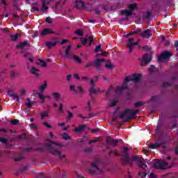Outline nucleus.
<instances>
[{
    "label": "nucleus",
    "instance_id": "nucleus-1",
    "mask_svg": "<svg viewBox=\"0 0 178 178\" xmlns=\"http://www.w3.org/2000/svg\"><path fill=\"white\" fill-rule=\"evenodd\" d=\"M129 147H124V149L122 152V163L124 166H126V165H130V166H132L133 162H138V166L140 169H143V170L147 171L148 170V166H147V164L144 162V158L141 156H136L134 155L131 156V159L129 157Z\"/></svg>",
    "mask_w": 178,
    "mask_h": 178
},
{
    "label": "nucleus",
    "instance_id": "nucleus-2",
    "mask_svg": "<svg viewBox=\"0 0 178 178\" xmlns=\"http://www.w3.org/2000/svg\"><path fill=\"white\" fill-rule=\"evenodd\" d=\"M44 147L47 148V151L50 152V154H52V155L58 156V161H62V158H66V155H61L60 152L58 150L57 147H63L60 143L50 141L49 143H47Z\"/></svg>",
    "mask_w": 178,
    "mask_h": 178
},
{
    "label": "nucleus",
    "instance_id": "nucleus-3",
    "mask_svg": "<svg viewBox=\"0 0 178 178\" xmlns=\"http://www.w3.org/2000/svg\"><path fill=\"white\" fill-rule=\"evenodd\" d=\"M138 112H140V110L138 109L135 111H133L131 109H126L119 115V118L120 119H124V118H126L127 115H129L127 117L126 120V122H129V120H131V119H133V118H134V116H136V115H137Z\"/></svg>",
    "mask_w": 178,
    "mask_h": 178
},
{
    "label": "nucleus",
    "instance_id": "nucleus-4",
    "mask_svg": "<svg viewBox=\"0 0 178 178\" xmlns=\"http://www.w3.org/2000/svg\"><path fill=\"white\" fill-rule=\"evenodd\" d=\"M156 164H154L153 168L154 169H160V170H163L165 169V166H168V163L164 160H154Z\"/></svg>",
    "mask_w": 178,
    "mask_h": 178
},
{
    "label": "nucleus",
    "instance_id": "nucleus-5",
    "mask_svg": "<svg viewBox=\"0 0 178 178\" xmlns=\"http://www.w3.org/2000/svg\"><path fill=\"white\" fill-rule=\"evenodd\" d=\"M91 166L92 168L88 170V172L90 175H97V173H102V170L98 168V162L95 161L91 163ZM95 169V170H94Z\"/></svg>",
    "mask_w": 178,
    "mask_h": 178
},
{
    "label": "nucleus",
    "instance_id": "nucleus-6",
    "mask_svg": "<svg viewBox=\"0 0 178 178\" xmlns=\"http://www.w3.org/2000/svg\"><path fill=\"white\" fill-rule=\"evenodd\" d=\"M133 41H134V38H129L126 44L127 49H129V54H131L133 52V48H134V45H138V42Z\"/></svg>",
    "mask_w": 178,
    "mask_h": 178
},
{
    "label": "nucleus",
    "instance_id": "nucleus-7",
    "mask_svg": "<svg viewBox=\"0 0 178 178\" xmlns=\"http://www.w3.org/2000/svg\"><path fill=\"white\" fill-rule=\"evenodd\" d=\"M172 56V52L168 51H165L161 53V54L158 57V60H166V59H169Z\"/></svg>",
    "mask_w": 178,
    "mask_h": 178
},
{
    "label": "nucleus",
    "instance_id": "nucleus-8",
    "mask_svg": "<svg viewBox=\"0 0 178 178\" xmlns=\"http://www.w3.org/2000/svg\"><path fill=\"white\" fill-rule=\"evenodd\" d=\"M166 144L165 142H156L155 144H150L149 148L152 149H156L157 148H159V147H161L163 149H165L166 148V146L165 145Z\"/></svg>",
    "mask_w": 178,
    "mask_h": 178
},
{
    "label": "nucleus",
    "instance_id": "nucleus-9",
    "mask_svg": "<svg viewBox=\"0 0 178 178\" xmlns=\"http://www.w3.org/2000/svg\"><path fill=\"white\" fill-rule=\"evenodd\" d=\"M141 60H142L141 65L145 66V65H148V63L151 62V56L148 54H145L142 57Z\"/></svg>",
    "mask_w": 178,
    "mask_h": 178
},
{
    "label": "nucleus",
    "instance_id": "nucleus-10",
    "mask_svg": "<svg viewBox=\"0 0 178 178\" xmlns=\"http://www.w3.org/2000/svg\"><path fill=\"white\" fill-rule=\"evenodd\" d=\"M141 80V74H134L131 76H129L130 81H135V83H140Z\"/></svg>",
    "mask_w": 178,
    "mask_h": 178
},
{
    "label": "nucleus",
    "instance_id": "nucleus-11",
    "mask_svg": "<svg viewBox=\"0 0 178 178\" xmlns=\"http://www.w3.org/2000/svg\"><path fill=\"white\" fill-rule=\"evenodd\" d=\"M26 65H27V69L28 70H30L31 73H32V74H34L35 76H37L38 77V76H40V74H38V72H40V70L35 68V67H31V68L30 69V64L29 63H26Z\"/></svg>",
    "mask_w": 178,
    "mask_h": 178
},
{
    "label": "nucleus",
    "instance_id": "nucleus-12",
    "mask_svg": "<svg viewBox=\"0 0 178 178\" xmlns=\"http://www.w3.org/2000/svg\"><path fill=\"white\" fill-rule=\"evenodd\" d=\"M106 62L104 58L97 59L96 60L93 61V66L97 70H101V63Z\"/></svg>",
    "mask_w": 178,
    "mask_h": 178
},
{
    "label": "nucleus",
    "instance_id": "nucleus-13",
    "mask_svg": "<svg viewBox=\"0 0 178 178\" xmlns=\"http://www.w3.org/2000/svg\"><path fill=\"white\" fill-rule=\"evenodd\" d=\"M58 40H59V38H53L51 42H47L46 43V46L48 47V48H52L53 47H56V44H58Z\"/></svg>",
    "mask_w": 178,
    "mask_h": 178
},
{
    "label": "nucleus",
    "instance_id": "nucleus-14",
    "mask_svg": "<svg viewBox=\"0 0 178 178\" xmlns=\"http://www.w3.org/2000/svg\"><path fill=\"white\" fill-rule=\"evenodd\" d=\"M26 47H30V43L29 42L24 40V42H21L19 44H17V49H24Z\"/></svg>",
    "mask_w": 178,
    "mask_h": 178
},
{
    "label": "nucleus",
    "instance_id": "nucleus-15",
    "mask_svg": "<svg viewBox=\"0 0 178 178\" xmlns=\"http://www.w3.org/2000/svg\"><path fill=\"white\" fill-rule=\"evenodd\" d=\"M140 35L143 38H149V37H152L151 29L145 30L143 33H140Z\"/></svg>",
    "mask_w": 178,
    "mask_h": 178
},
{
    "label": "nucleus",
    "instance_id": "nucleus-16",
    "mask_svg": "<svg viewBox=\"0 0 178 178\" xmlns=\"http://www.w3.org/2000/svg\"><path fill=\"white\" fill-rule=\"evenodd\" d=\"M106 142L108 144H112L113 147H116L119 144V140H114L113 138L108 137L106 140Z\"/></svg>",
    "mask_w": 178,
    "mask_h": 178
},
{
    "label": "nucleus",
    "instance_id": "nucleus-17",
    "mask_svg": "<svg viewBox=\"0 0 178 178\" xmlns=\"http://www.w3.org/2000/svg\"><path fill=\"white\" fill-rule=\"evenodd\" d=\"M75 6H76V9H85L86 8V5L84 4V2H83V1H81V0L76 1Z\"/></svg>",
    "mask_w": 178,
    "mask_h": 178
},
{
    "label": "nucleus",
    "instance_id": "nucleus-18",
    "mask_svg": "<svg viewBox=\"0 0 178 178\" xmlns=\"http://www.w3.org/2000/svg\"><path fill=\"white\" fill-rule=\"evenodd\" d=\"M38 98L41 100L42 104H45V98L51 99V97L49 95L44 96V95L41 94L40 92L38 93Z\"/></svg>",
    "mask_w": 178,
    "mask_h": 178
},
{
    "label": "nucleus",
    "instance_id": "nucleus-19",
    "mask_svg": "<svg viewBox=\"0 0 178 178\" xmlns=\"http://www.w3.org/2000/svg\"><path fill=\"white\" fill-rule=\"evenodd\" d=\"M55 32L51 29H44L41 32V35H48V34H54Z\"/></svg>",
    "mask_w": 178,
    "mask_h": 178
},
{
    "label": "nucleus",
    "instance_id": "nucleus-20",
    "mask_svg": "<svg viewBox=\"0 0 178 178\" xmlns=\"http://www.w3.org/2000/svg\"><path fill=\"white\" fill-rule=\"evenodd\" d=\"M86 127H87V125L82 124L79 125V127L75 128L74 131H76V133H81V131H84V129H86Z\"/></svg>",
    "mask_w": 178,
    "mask_h": 178
},
{
    "label": "nucleus",
    "instance_id": "nucleus-21",
    "mask_svg": "<svg viewBox=\"0 0 178 178\" xmlns=\"http://www.w3.org/2000/svg\"><path fill=\"white\" fill-rule=\"evenodd\" d=\"M120 14L126 16L127 19H129V16H131V15H133V13L128 10H121Z\"/></svg>",
    "mask_w": 178,
    "mask_h": 178
},
{
    "label": "nucleus",
    "instance_id": "nucleus-22",
    "mask_svg": "<svg viewBox=\"0 0 178 178\" xmlns=\"http://www.w3.org/2000/svg\"><path fill=\"white\" fill-rule=\"evenodd\" d=\"M97 92H101V90H99V88L95 89L94 87H91L89 89V95H90V97H91V95H92V94H97Z\"/></svg>",
    "mask_w": 178,
    "mask_h": 178
},
{
    "label": "nucleus",
    "instance_id": "nucleus-23",
    "mask_svg": "<svg viewBox=\"0 0 178 178\" xmlns=\"http://www.w3.org/2000/svg\"><path fill=\"white\" fill-rule=\"evenodd\" d=\"M70 49H72V44H70L67 47L66 49H65V58H70Z\"/></svg>",
    "mask_w": 178,
    "mask_h": 178
},
{
    "label": "nucleus",
    "instance_id": "nucleus-24",
    "mask_svg": "<svg viewBox=\"0 0 178 178\" xmlns=\"http://www.w3.org/2000/svg\"><path fill=\"white\" fill-rule=\"evenodd\" d=\"M130 81V76H127L122 83V87L125 89L127 90L129 88V86H127V83Z\"/></svg>",
    "mask_w": 178,
    "mask_h": 178
},
{
    "label": "nucleus",
    "instance_id": "nucleus-25",
    "mask_svg": "<svg viewBox=\"0 0 178 178\" xmlns=\"http://www.w3.org/2000/svg\"><path fill=\"white\" fill-rule=\"evenodd\" d=\"M128 8L130 9L129 12H131V13H133L134 10H136L138 9L137 4H136V3L129 4V5H128Z\"/></svg>",
    "mask_w": 178,
    "mask_h": 178
},
{
    "label": "nucleus",
    "instance_id": "nucleus-26",
    "mask_svg": "<svg viewBox=\"0 0 178 178\" xmlns=\"http://www.w3.org/2000/svg\"><path fill=\"white\" fill-rule=\"evenodd\" d=\"M10 37L11 38V41L15 42V41H17V40H19V33H15V35L10 34Z\"/></svg>",
    "mask_w": 178,
    "mask_h": 178
},
{
    "label": "nucleus",
    "instance_id": "nucleus-27",
    "mask_svg": "<svg viewBox=\"0 0 178 178\" xmlns=\"http://www.w3.org/2000/svg\"><path fill=\"white\" fill-rule=\"evenodd\" d=\"M47 87H48V83H47V81H44V84L42 85L40 88L41 92H44Z\"/></svg>",
    "mask_w": 178,
    "mask_h": 178
},
{
    "label": "nucleus",
    "instance_id": "nucleus-28",
    "mask_svg": "<svg viewBox=\"0 0 178 178\" xmlns=\"http://www.w3.org/2000/svg\"><path fill=\"white\" fill-rule=\"evenodd\" d=\"M52 96L54 97V98H55L56 101H58L59 98H60L61 95L59 92H53Z\"/></svg>",
    "mask_w": 178,
    "mask_h": 178
},
{
    "label": "nucleus",
    "instance_id": "nucleus-29",
    "mask_svg": "<svg viewBox=\"0 0 178 178\" xmlns=\"http://www.w3.org/2000/svg\"><path fill=\"white\" fill-rule=\"evenodd\" d=\"M159 98V96H152L149 99L147 100V103L155 102V101H156Z\"/></svg>",
    "mask_w": 178,
    "mask_h": 178
},
{
    "label": "nucleus",
    "instance_id": "nucleus-30",
    "mask_svg": "<svg viewBox=\"0 0 178 178\" xmlns=\"http://www.w3.org/2000/svg\"><path fill=\"white\" fill-rule=\"evenodd\" d=\"M147 15L143 16V22H145V19H151V12L150 11H147Z\"/></svg>",
    "mask_w": 178,
    "mask_h": 178
},
{
    "label": "nucleus",
    "instance_id": "nucleus-31",
    "mask_svg": "<svg viewBox=\"0 0 178 178\" xmlns=\"http://www.w3.org/2000/svg\"><path fill=\"white\" fill-rule=\"evenodd\" d=\"M145 103L143 102H138L134 104V108H140L142 105H145Z\"/></svg>",
    "mask_w": 178,
    "mask_h": 178
},
{
    "label": "nucleus",
    "instance_id": "nucleus-32",
    "mask_svg": "<svg viewBox=\"0 0 178 178\" xmlns=\"http://www.w3.org/2000/svg\"><path fill=\"white\" fill-rule=\"evenodd\" d=\"M75 34L79 35V37H83V35H84V32H83V30L81 29H78L75 31Z\"/></svg>",
    "mask_w": 178,
    "mask_h": 178
},
{
    "label": "nucleus",
    "instance_id": "nucleus-33",
    "mask_svg": "<svg viewBox=\"0 0 178 178\" xmlns=\"http://www.w3.org/2000/svg\"><path fill=\"white\" fill-rule=\"evenodd\" d=\"M145 176H147V172H143L141 171L138 172V178H144L145 177Z\"/></svg>",
    "mask_w": 178,
    "mask_h": 178
},
{
    "label": "nucleus",
    "instance_id": "nucleus-34",
    "mask_svg": "<svg viewBox=\"0 0 178 178\" xmlns=\"http://www.w3.org/2000/svg\"><path fill=\"white\" fill-rule=\"evenodd\" d=\"M38 61L39 63L41 65L42 67H47V63L45 62V60L42 59H39Z\"/></svg>",
    "mask_w": 178,
    "mask_h": 178
},
{
    "label": "nucleus",
    "instance_id": "nucleus-35",
    "mask_svg": "<svg viewBox=\"0 0 178 178\" xmlns=\"http://www.w3.org/2000/svg\"><path fill=\"white\" fill-rule=\"evenodd\" d=\"M76 88H77L78 91H79V94H85L86 91L84 90V89L83 88V87L81 86H77Z\"/></svg>",
    "mask_w": 178,
    "mask_h": 178
},
{
    "label": "nucleus",
    "instance_id": "nucleus-36",
    "mask_svg": "<svg viewBox=\"0 0 178 178\" xmlns=\"http://www.w3.org/2000/svg\"><path fill=\"white\" fill-rule=\"evenodd\" d=\"M67 113H68V117L67 118V122H70L72 120V118L73 117V113H70V111H67Z\"/></svg>",
    "mask_w": 178,
    "mask_h": 178
},
{
    "label": "nucleus",
    "instance_id": "nucleus-37",
    "mask_svg": "<svg viewBox=\"0 0 178 178\" xmlns=\"http://www.w3.org/2000/svg\"><path fill=\"white\" fill-rule=\"evenodd\" d=\"M48 113H49V110H47V111L42 113L41 114V119H44V118L48 117Z\"/></svg>",
    "mask_w": 178,
    "mask_h": 178
},
{
    "label": "nucleus",
    "instance_id": "nucleus-38",
    "mask_svg": "<svg viewBox=\"0 0 178 178\" xmlns=\"http://www.w3.org/2000/svg\"><path fill=\"white\" fill-rule=\"evenodd\" d=\"M73 58L74 59V60H76V62H77V63H81V58H80V57L74 55Z\"/></svg>",
    "mask_w": 178,
    "mask_h": 178
},
{
    "label": "nucleus",
    "instance_id": "nucleus-39",
    "mask_svg": "<svg viewBox=\"0 0 178 178\" xmlns=\"http://www.w3.org/2000/svg\"><path fill=\"white\" fill-rule=\"evenodd\" d=\"M91 66H94V61H90V62L88 63L86 65L85 67H86V69H90V67H91Z\"/></svg>",
    "mask_w": 178,
    "mask_h": 178
},
{
    "label": "nucleus",
    "instance_id": "nucleus-40",
    "mask_svg": "<svg viewBox=\"0 0 178 178\" xmlns=\"http://www.w3.org/2000/svg\"><path fill=\"white\" fill-rule=\"evenodd\" d=\"M140 33H141V29H138L136 31H131V34H132V35H136V34H140Z\"/></svg>",
    "mask_w": 178,
    "mask_h": 178
},
{
    "label": "nucleus",
    "instance_id": "nucleus-41",
    "mask_svg": "<svg viewBox=\"0 0 178 178\" xmlns=\"http://www.w3.org/2000/svg\"><path fill=\"white\" fill-rule=\"evenodd\" d=\"M102 47V45L101 44H99L98 46L95 47V54H97V53L99 52V51H101Z\"/></svg>",
    "mask_w": 178,
    "mask_h": 178
},
{
    "label": "nucleus",
    "instance_id": "nucleus-42",
    "mask_svg": "<svg viewBox=\"0 0 178 178\" xmlns=\"http://www.w3.org/2000/svg\"><path fill=\"white\" fill-rule=\"evenodd\" d=\"M170 86H172V83L170 82H164V83H163L161 87L165 88V87H170Z\"/></svg>",
    "mask_w": 178,
    "mask_h": 178
},
{
    "label": "nucleus",
    "instance_id": "nucleus-43",
    "mask_svg": "<svg viewBox=\"0 0 178 178\" xmlns=\"http://www.w3.org/2000/svg\"><path fill=\"white\" fill-rule=\"evenodd\" d=\"M155 70H156V67H155V66H154V65H150V67L149 68V72L150 73H154V72H155Z\"/></svg>",
    "mask_w": 178,
    "mask_h": 178
},
{
    "label": "nucleus",
    "instance_id": "nucleus-44",
    "mask_svg": "<svg viewBox=\"0 0 178 178\" xmlns=\"http://www.w3.org/2000/svg\"><path fill=\"white\" fill-rule=\"evenodd\" d=\"M70 89L71 90V91H73L75 94L79 93V91L76 90V88H74V86H73V85L70 86Z\"/></svg>",
    "mask_w": 178,
    "mask_h": 178
},
{
    "label": "nucleus",
    "instance_id": "nucleus-45",
    "mask_svg": "<svg viewBox=\"0 0 178 178\" xmlns=\"http://www.w3.org/2000/svg\"><path fill=\"white\" fill-rule=\"evenodd\" d=\"M0 143H2L3 144H8V139L5 138L0 137Z\"/></svg>",
    "mask_w": 178,
    "mask_h": 178
},
{
    "label": "nucleus",
    "instance_id": "nucleus-46",
    "mask_svg": "<svg viewBox=\"0 0 178 178\" xmlns=\"http://www.w3.org/2000/svg\"><path fill=\"white\" fill-rule=\"evenodd\" d=\"M33 149H33L31 147H25V148L22 149V152H30V151H33Z\"/></svg>",
    "mask_w": 178,
    "mask_h": 178
},
{
    "label": "nucleus",
    "instance_id": "nucleus-47",
    "mask_svg": "<svg viewBox=\"0 0 178 178\" xmlns=\"http://www.w3.org/2000/svg\"><path fill=\"white\" fill-rule=\"evenodd\" d=\"M81 41L83 45H86V44H87V42H88V39L84 38H81Z\"/></svg>",
    "mask_w": 178,
    "mask_h": 178
},
{
    "label": "nucleus",
    "instance_id": "nucleus-48",
    "mask_svg": "<svg viewBox=\"0 0 178 178\" xmlns=\"http://www.w3.org/2000/svg\"><path fill=\"white\" fill-rule=\"evenodd\" d=\"M12 126H16V124H19V120L15 119L11 121Z\"/></svg>",
    "mask_w": 178,
    "mask_h": 178
},
{
    "label": "nucleus",
    "instance_id": "nucleus-49",
    "mask_svg": "<svg viewBox=\"0 0 178 178\" xmlns=\"http://www.w3.org/2000/svg\"><path fill=\"white\" fill-rule=\"evenodd\" d=\"M63 140H69L70 137H69V135L66 133H64L62 136Z\"/></svg>",
    "mask_w": 178,
    "mask_h": 178
},
{
    "label": "nucleus",
    "instance_id": "nucleus-50",
    "mask_svg": "<svg viewBox=\"0 0 178 178\" xmlns=\"http://www.w3.org/2000/svg\"><path fill=\"white\" fill-rule=\"evenodd\" d=\"M46 23H48L49 24H52V18L51 17H47L45 20Z\"/></svg>",
    "mask_w": 178,
    "mask_h": 178
},
{
    "label": "nucleus",
    "instance_id": "nucleus-51",
    "mask_svg": "<svg viewBox=\"0 0 178 178\" xmlns=\"http://www.w3.org/2000/svg\"><path fill=\"white\" fill-rule=\"evenodd\" d=\"M35 151H40V152H44L45 151V147H37L35 149H33Z\"/></svg>",
    "mask_w": 178,
    "mask_h": 178
},
{
    "label": "nucleus",
    "instance_id": "nucleus-52",
    "mask_svg": "<svg viewBox=\"0 0 178 178\" xmlns=\"http://www.w3.org/2000/svg\"><path fill=\"white\" fill-rule=\"evenodd\" d=\"M105 67L106 69H113V65L111 63H106Z\"/></svg>",
    "mask_w": 178,
    "mask_h": 178
},
{
    "label": "nucleus",
    "instance_id": "nucleus-53",
    "mask_svg": "<svg viewBox=\"0 0 178 178\" xmlns=\"http://www.w3.org/2000/svg\"><path fill=\"white\" fill-rule=\"evenodd\" d=\"M29 126L32 127L33 130H37L38 127H37V124L35 123L30 124Z\"/></svg>",
    "mask_w": 178,
    "mask_h": 178
},
{
    "label": "nucleus",
    "instance_id": "nucleus-54",
    "mask_svg": "<svg viewBox=\"0 0 178 178\" xmlns=\"http://www.w3.org/2000/svg\"><path fill=\"white\" fill-rule=\"evenodd\" d=\"M116 90H117V91L123 92V91H124V90H126V89L124 88H123L122 86H118Z\"/></svg>",
    "mask_w": 178,
    "mask_h": 178
},
{
    "label": "nucleus",
    "instance_id": "nucleus-55",
    "mask_svg": "<svg viewBox=\"0 0 178 178\" xmlns=\"http://www.w3.org/2000/svg\"><path fill=\"white\" fill-rule=\"evenodd\" d=\"M13 95V97L14 99L17 100V102H20V99L19 98V95H17L16 94H14Z\"/></svg>",
    "mask_w": 178,
    "mask_h": 178
},
{
    "label": "nucleus",
    "instance_id": "nucleus-56",
    "mask_svg": "<svg viewBox=\"0 0 178 178\" xmlns=\"http://www.w3.org/2000/svg\"><path fill=\"white\" fill-rule=\"evenodd\" d=\"M118 104V103L116 102V101H112L111 103V104L109 105V106H110L111 108H113V107L116 106V104Z\"/></svg>",
    "mask_w": 178,
    "mask_h": 178
},
{
    "label": "nucleus",
    "instance_id": "nucleus-57",
    "mask_svg": "<svg viewBox=\"0 0 178 178\" xmlns=\"http://www.w3.org/2000/svg\"><path fill=\"white\" fill-rule=\"evenodd\" d=\"M48 9H49V8L47 6H42V13H45V10H48Z\"/></svg>",
    "mask_w": 178,
    "mask_h": 178
},
{
    "label": "nucleus",
    "instance_id": "nucleus-58",
    "mask_svg": "<svg viewBox=\"0 0 178 178\" xmlns=\"http://www.w3.org/2000/svg\"><path fill=\"white\" fill-rule=\"evenodd\" d=\"M44 126H46L48 129H52V125L48 124L47 122H43Z\"/></svg>",
    "mask_w": 178,
    "mask_h": 178
},
{
    "label": "nucleus",
    "instance_id": "nucleus-59",
    "mask_svg": "<svg viewBox=\"0 0 178 178\" xmlns=\"http://www.w3.org/2000/svg\"><path fill=\"white\" fill-rule=\"evenodd\" d=\"M8 95H9V97H13V95H15V93L12 92V90L9 89L7 91Z\"/></svg>",
    "mask_w": 178,
    "mask_h": 178
},
{
    "label": "nucleus",
    "instance_id": "nucleus-60",
    "mask_svg": "<svg viewBox=\"0 0 178 178\" xmlns=\"http://www.w3.org/2000/svg\"><path fill=\"white\" fill-rule=\"evenodd\" d=\"M22 159H23V157H22V156H19L15 158V161H22Z\"/></svg>",
    "mask_w": 178,
    "mask_h": 178
},
{
    "label": "nucleus",
    "instance_id": "nucleus-61",
    "mask_svg": "<svg viewBox=\"0 0 178 178\" xmlns=\"http://www.w3.org/2000/svg\"><path fill=\"white\" fill-rule=\"evenodd\" d=\"M92 151V148L87 147L85 149V152H91Z\"/></svg>",
    "mask_w": 178,
    "mask_h": 178
},
{
    "label": "nucleus",
    "instance_id": "nucleus-62",
    "mask_svg": "<svg viewBox=\"0 0 178 178\" xmlns=\"http://www.w3.org/2000/svg\"><path fill=\"white\" fill-rule=\"evenodd\" d=\"M38 177L47 178V177L42 172L38 174Z\"/></svg>",
    "mask_w": 178,
    "mask_h": 178
},
{
    "label": "nucleus",
    "instance_id": "nucleus-63",
    "mask_svg": "<svg viewBox=\"0 0 178 178\" xmlns=\"http://www.w3.org/2000/svg\"><path fill=\"white\" fill-rule=\"evenodd\" d=\"M149 178H156V175L154 173H150Z\"/></svg>",
    "mask_w": 178,
    "mask_h": 178
},
{
    "label": "nucleus",
    "instance_id": "nucleus-64",
    "mask_svg": "<svg viewBox=\"0 0 178 178\" xmlns=\"http://www.w3.org/2000/svg\"><path fill=\"white\" fill-rule=\"evenodd\" d=\"M174 47L178 49V40H176L174 44Z\"/></svg>",
    "mask_w": 178,
    "mask_h": 178
}]
</instances>
